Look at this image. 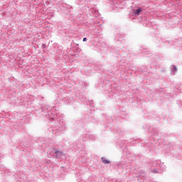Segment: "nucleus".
I'll use <instances>...</instances> for the list:
<instances>
[{
  "instance_id": "3",
  "label": "nucleus",
  "mask_w": 182,
  "mask_h": 182,
  "mask_svg": "<svg viewBox=\"0 0 182 182\" xmlns=\"http://www.w3.org/2000/svg\"><path fill=\"white\" fill-rule=\"evenodd\" d=\"M140 12H141V9H138L136 10V11L135 12L136 15H139V14H140Z\"/></svg>"
},
{
  "instance_id": "4",
  "label": "nucleus",
  "mask_w": 182,
  "mask_h": 182,
  "mask_svg": "<svg viewBox=\"0 0 182 182\" xmlns=\"http://www.w3.org/2000/svg\"><path fill=\"white\" fill-rule=\"evenodd\" d=\"M172 70H173V72H177V67H176V65H173V66L172 67Z\"/></svg>"
},
{
  "instance_id": "1",
  "label": "nucleus",
  "mask_w": 182,
  "mask_h": 182,
  "mask_svg": "<svg viewBox=\"0 0 182 182\" xmlns=\"http://www.w3.org/2000/svg\"><path fill=\"white\" fill-rule=\"evenodd\" d=\"M101 160L104 164H110V161L105 156H102Z\"/></svg>"
},
{
  "instance_id": "2",
  "label": "nucleus",
  "mask_w": 182,
  "mask_h": 182,
  "mask_svg": "<svg viewBox=\"0 0 182 182\" xmlns=\"http://www.w3.org/2000/svg\"><path fill=\"white\" fill-rule=\"evenodd\" d=\"M55 154L57 156H62V155H63V151H55Z\"/></svg>"
},
{
  "instance_id": "5",
  "label": "nucleus",
  "mask_w": 182,
  "mask_h": 182,
  "mask_svg": "<svg viewBox=\"0 0 182 182\" xmlns=\"http://www.w3.org/2000/svg\"><path fill=\"white\" fill-rule=\"evenodd\" d=\"M82 41H83V42H86L87 41V38H84Z\"/></svg>"
}]
</instances>
